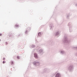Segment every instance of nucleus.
<instances>
[{
	"label": "nucleus",
	"instance_id": "f257e3e1",
	"mask_svg": "<svg viewBox=\"0 0 77 77\" xmlns=\"http://www.w3.org/2000/svg\"><path fill=\"white\" fill-rule=\"evenodd\" d=\"M67 26L69 28V32L71 33L72 32V27H73L72 23L71 22L67 24Z\"/></svg>",
	"mask_w": 77,
	"mask_h": 77
},
{
	"label": "nucleus",
	"instance_id": "f03ea898",
	"mask_svg": "<svg viewBox=\"0 0 77 77\" xmlns=\"http://www.w3.org/2000/svg\"><path fill=\"white\" fill-rule=\"evenodd\" d=\"M62 41L63 43H68L69 42V41L68 40L67 37L64 36V38L63 39Z\"/></svg>",
	"mask_w": 77,
	"mask_h": 77
},
{
	"label": "nucleus",
	"instance_id": "7ed1b4c3",
	"mask_svg": "<svg viewBox=\"0 0 77 77\" xmlns=\"http://www.w3.org/2000/svg\"><path fill=\"white\" fill-rule=\"evenodd\" d=\"M33 65L34 66H38L40 65V63L38 61H34L33 63Z\"/></svg>",
	"mask_w": 77,
	"mask_h": 77
},
{
	"label": "nucleus",
	"instance_id": "20e7f679",
	"mask_svg": "<svg viewBox=\"0 0 77 77\" xmlns=\"http://www.w3.org/2000/svg\"><path fill=\"white\" fill-rule=\"evenodd\" d=\"M70 72H72L73 71V69L74 68H73V65H70L68 68Z\"/></svg>",
	"mask_w": 77,
	"mask_h": 77
},
{
	"label": "nucleus",
	"instance_id": "39448f33",
	"mask_svg": "<svg viewBox=\"0 0 77 77\" xmlns=\"http://www.w3.org/2000/svg\"><path fill=\"white\" fill-rule=\"evenodd\" d=\"M38 53V54H39L40 55H42L44 54V50L43 49H41L39 50Z\"/></svg>",
	"mask_w": 77,
	"mask_h": 77
},
{
	"label": "nucleus",
	"instance_id": "423d86ee",
	"mask_svg": "<svg viewBox=\"0 0 77 77\" xmlns=\"http://www.w3.org/2000/svg\"><path fill=\"white\" fill-rule=\"evenodd\" d=\"M31 30V28L30 27H28V28L26 30L25 32V33L26 34H27V33H28V32L29 31H30Z\"/></svg>",
	"mask_w": 77,
	"mask_h": 77
},
{
	"label": "nucleus",
	"instance_id": "0eeeda50",
	"mask_svg": "<svg viewBox=\"0 0 77 77\" xmlns=\"http://www.w3.org/2000/svg\"><path fill=\"white\" fill-rule=\"evenodd\" d=\"M34 57L35 59H38L39 58V56L38 55V54L36 53H35L34 54Z\"/></svg>",
	"mask_w": 77,
	"mask_h": 77
},
{
	"label": "nucleus",
	"instance_id": "6e6552de",
	"mask_svg": "<svg viewBox=\"0 0 77 77\" xmlns=\"http://www.w3.org/2000/svg\"><path fill=\"white\" fill-rule=\"evenodd\" d=\"M55 77H61V74L60 73H58L56 74Z\"/></svg>",
	"mask_w": 77,
	"mask_h": 77
},
{
	"label": "nucleus",
	"instance_id": "1a4fd4ad",
	"mask_svg": "<svg viewBox=\"0 0 77 77\" xmlns=\"http://www.w3.org/2000/svg\"><path fill=\"white\" fill-rule=\"evenodd\" d=\"M60 31H58L56 33H55V36H59L60 35Z\"/></svg>",
	"mask_w": 77,
	"mask_h": 77
},
{
	"label": "nucleus",
	"instance_id": "9d476101",
	"mask_svg": "<svg viewBox=\"0 0 77 77\" xmlns=\"http://www.w3.org/2000/svg\"><path fill=\"white\" fill-rule=\"evenodd\" d=\"M60 54H63L65 53V51L63 50H61L60 51Z\"/></svg>",
	"mask_w": 77,
	"mask_h": 77
},
{
	"label": "nucleus",
	"instance_id": "9b49d317",
	"mask_svg": "<svg viewBox=\"0 0 77 77\" xmlns=\"http://www.w3.org/2000/svg\"><path fill=\"white\" fill-rule=\"evenodd\" d=\"M71 13H69L68 14H67V16L66 17V18H67V19H69V17H70V16H71Z\"/></svg>",
	"mask_w": 77,
	"mask_h": 77
},
{
	"label": "nucleus",
	"instance_id": "f8f14e48",
	"mask_svg": "<svg viewBox=\"0 0 77 77\" xmlns=\"http://www.w3.org/2000/svg\"><path fill=\"white\" fill-rule=\"evenodd\" d=\"M49 27L51 28L50 29H53V27H54V25L52 24H51L50 25Z\"/></svg>",
	"mask_w": 77,
	"mask_h": 77
},
{
	"label": "nucleus",
	"instance_id": "ddd939ff",
	"mask_svg": "<svg viewBox=\"0 0 77 77\" xmlns=\"http://www.w3.org/2000/svg\"><path fill=\"white\" fill-rule=\"evenodd\" d=\"M42 35V34H41V32H39L38 33V36H41Z\"/></svg>",
	"mask_w": 77,
	"mask_h": 77
},
{
	"label": "nucleus",
	"instance_id": "4468645a",
	"mask_svg": "<svg viewBox=\"0 0 77 77\" xmlns=\"http://www.w3.org/2000/svg\"><path fill=\"white\" fill-rule=\"evenodd\" d=\"M47 70H48V69L47 68L45 69H44V72H46V71H47Z\"/></svg>",
	"mask_w": 77,
	"mask_h": 77
},
{
	"label": "nucleus",
	"instance_id": "2eb2a0df",
	"mask_svg": "<svg viewBox=\"0 0 77 77\" xmlns=\"http://www.w3.org/2000/svg\"><path fill=\"white\" fill-rule=\"evenodd\" d=\"M73 48H76V49H77V46H73Z\"/></svg>",
	"mask_w": 77,
	"mask_h": 77
},
{
	"label": "nucleus",
	"instance_id": "dca6fc26",
	"mask_svg": "<svg viewBox=\"0 0 77 77\" xmlns=\"http://www.w3.org/2000/svg\"><path fill=\"white\" fill-rule=\"evenodd\" d=\"M11 65H14V62H13V61H11Z\"/></svg>",
	"mask_w": 77,
	"mask_h": 77
},
{
	"label": "nucleus",
	"instance_id": "f3484780",
	"mask_svg": "<svg viewBox=\"0 0 77 77\" xmlns=\"http://www.w3.org/2000/svg\"><path fill=\"white\" fill-rule=\"evenodd\" d=\"M19 26L17 24L15 25V27H18Z\"/></svg>",
	"mask_w": 77,
	"mask_h": 77
},
{
	"label": "nucleus",
	"instance_id": "a211bd4d",
	"mask_svg": "<svg viewBox=\"0 0 77 77\" xmlns=\"http://www.w3.org/2000/svg\"><path fill=\"white\" fill-rule=\"evenodd\" d=\"M32 48H34L35 47V45H33L31 46Z\"/></svg>",
	"mask_w": 77,
	"mask_h": 77
},
{
	"label": "nucleus",
	"instance_id": "6ab92c4d",
	"mask_svg": "<svg viewBox=\"0 0 77 77\" xmlns=\"http://www.w3.org/2000/svg\"><path fill=\"white\" fill-rule=\"evenodd\" d=\"M17 58L18 59H20V57H19L18 56L17 57Z\"/></svg>",
	"mask_w": 77,
	"mask_h": 77
},
{
	"label": "nucleus",
	"instance_id": "aec40b11",
	"mask_svg": "<svg viewBox=\"0 0 77 77\" xmlns=\"http://www.w3.org/2000/svg\"><path fill=\"white\" fill-rule=\"evenodd\" d=\"M75 6L76 7H77V3H76L75 4Z\"/></svg>",
	"mask_w": 77,
	"mask_h": 77
},
{
	"label": "nucleus",
	"instance_id": "412c9836",
	"mask_svg": "<svg viewBox=\"0 0 77 77\" xmlns=\"http://www.w3.org/2000/svg\"><path fill=\"white\" fill-rule=\"evenodd\" d=\"M8 43L7 42H6L5 43L6 45H8Z\"/></svg>",
	"mask_w": 77,
	"mask_h": 77
},
{
	"label": "nucleus",
	"instance_id": "4be33fe9",
	"mask_svg": "<svg viewBox=\"0 0 77 77\" xmlns=\"http://www.w3.org/2000/svg\"><path fill=\"white\" fill-rule=\"evenodd\" d=\"M5 63H6V62H5V61H3V64Z\"/></svg>",
	"mask_w": 77,
	"mask_h": 77
},
{
	"label": "nucleus",
	"instance_id": "5701e85b",
	"mask_svg": "<svg viewBox=\"0 0 77 77\" xmlns=\"http://www.w3.org/2000/svg\"><path fill=\"white\" fill-rule=\"evenodd\" d=\"M20 36V34H19V35H17V36H18V37H19V36Z\"/></svg>",
	"mask_w": 77,
	"mask_h": 77
},
{
	"label": "nucleus",
	"instance_id": "b1692460",
	"mask_svg": "<svg viewBox=\"0 0 77 77\" xmlns=\"http://www.w3.org/2000/svg\"><path fill=\"white\" fill-rule=\"evenodd\" d=\"M5 60V57H4L3 58V60Z\"/></svg>",
	"mask_w": 77,
	"mask_h": 77
},
{
	"label": "nucleus",
	"instance_id": "393cba45",
	"mask_svg": "<svg viewBox=\"0 0 77 77\" xmlns=\"http://www.w3.org/2000/svg\"><path fill=\"white\" fill-rule=\"evenodd\" d=\"M2 34H0V36H2Z\"/></svg>",
	"mask_w": 77,
	"mask_h": 77
},
{
	"label": "nucleus",
	"instance_id": "a878e982",
	"mask_svg": "<svg viewBox=\"0 0 77 77\" xmlns=\"http://www.w3.org/2000/svg\"><path fill=\"white\" fill-rule=\"evenodd\" d=\"M0 41H1V39H0Z\"/></svg>",
	"mask_w": 77,
	"mask_h": 77
},
{
	"label": "nucleus",
	"instance_id": "bb28decb",
	"mask_svg": "<svg viewBox=\"0 0 77 77\" xmlns=\"http://www.w3.org/2000/svg\"><path fill=\"white\" fill-rule=\"evenodd\" d=\"M9 36H10V37H11V36L10 35H9Z\"/></svg>",
	"mask_w": 77,
	"mask_h": 77
}]
</instances>
